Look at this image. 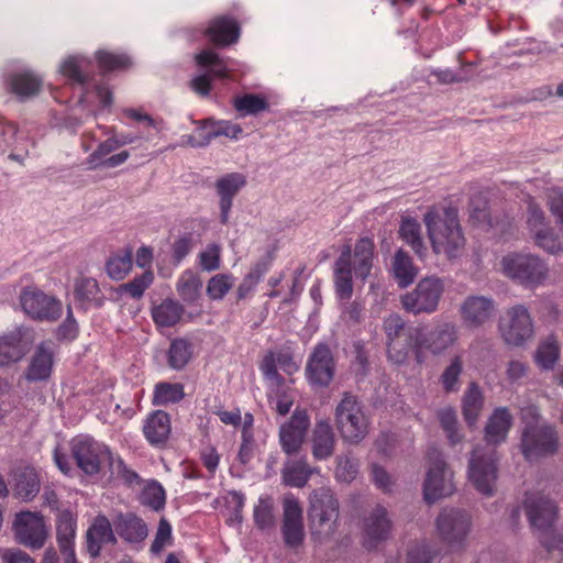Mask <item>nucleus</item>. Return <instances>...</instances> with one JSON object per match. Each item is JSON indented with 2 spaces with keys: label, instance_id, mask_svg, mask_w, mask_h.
Here are the masks:
<instances>
[{
  "label": "nucleus",
  "instance_id": "obj_58",
  "mask_svg": "<svg viewBox=\"0 0 563 563\" xmlns=\"http://www.w3.org/2000/svg\"><path fill=\"white\" fill-rule=\"evenodd\" d=\"M536 242L540 247L552 254L563 251V240L558 238L552 230L548 228L536 231Z\"/></svg>",
  "mask_w": 563,
  "mask_h": 563
},
{
  "label": "nucleus",
  "instance_id": "obj_13",
  "mask_svg": "<svg viewBox=\"0 0 563 563\" xmlns=\"http://www.w3.org/2000/svg\"><path fill=\"white\" fill-rule=\"evenodd\" d=\"M520 446L523 456L528 461L552 455L558 450L556 432L548 423L523 427Z\"/></svg>",
  "mask_w": 563,
  "mask_h": 563
},
{
  "label": "nucleus",
  "instance_id": "obj_46",
  "mask_svg": "<svg viewBox=\"0 0 563 563\" xmlns=\"http://www.w3.org/2000/svg\"><path fill=\"white\" fill-rule=\"evenodd\" d=\"M233 107L241 117L256 115L268 109V102L260 95L246 93L242 97H235Z\"/></svg>",
  "mask_w": 563,
  "mask_h": 563
},
{
  "label": "nucleus",
  "instance_id": "obj_12",
  "mask_svg": "<svg viewBox=\"0 0 563 563\" xmlns=\"http://www.w3.org/2000/svg\"><path fill=\"white\" fill-rule=\"evenodd\" d=\"M383 329L387 338V356L397 365L405 364L410 352L413 351L415 341L409 340L412 331L418 328H407L404 319L396 313L384 319Z\"/></svg>",
  "mask_w": 563,
  "mask_h": 563
},
{
  "label": "nucleus",
  "instance_id": "obj_1",
  "mask_svg": "<svg viewBox=\"0 0 563 563\" xmlns=\"http://www.w3.org/2000/svg\"><path fill=\"white\" fill-rule=\"evenodd\" d=\"M428 238L435 255L449 261L461 257L466 245V238L460 224L457 210L454 208H431L423 216Z\"/></svg>",
  "mask_w": 563,
  "mask_h": 563
},
{
  "label": "nucleus",
  "instance_id": "obj_9",
  "mask_svg": "<svg viewBox=\"0 0 563 563\" xmlns=\"http://www.w3.org/2000/svg\"><path fill=\"white\" fill-rule=\"evenodd\" d=\"M498 329L505 343L512 346H521L534 335L533 319L522 303L506 309L499 319Z\"/></svg>",
  "mask_w": 563,
  "mask_h": 563
},
{
  "label": "nucleus",
  "instance_id": "obj_38",
  "mask_svg": "<svg viewBox=\"0 0 563 563\" xmlns=\"http://www.w3.org/2000/svg\"><path fill=\"white\" fill-rule=\"evenodd\" d=\"M91 62L84 56H69L60 65V73L78 85H86L90 80Z\"/></svg>",
  "mask_w": 563,
  "mask_h": 563
},
{
  "label": "nucleus",
  "instance_id": "obj_39",
  "mask_svg": "<svg viewBox=\"0 0 563 563\" xmlns=\"http://www.w3.org/2000/svg\"><path fill=\"white\" fill-rule=\"evenodd\" d=\"M393 273L398 285L402 288L412 284L418 274L411 257L404 250H398L394 255Z\"/></svg>",
  "mask_w": 563,
  "mask_h": 563
},
{
  "label": "nucleus",
  "instance_id": "obj_50",
  "mask_svg": "<svg viewBox=\"0 0 563 563\" xmlns=\"http://www.w3.org/2000/svg\"><path fill=\"white\" fill-rule=\"evenodd\" d=\"M234 277L231 274H217L207 285V295L212 300H221L233 287Z\"/></svg>",
  "mask_w": 563,
  "mask_h": 563
},
{
  "label": "nucleus",
  "instance_id": "obj_52",
  "mask_svg": "<svg viewBox=\"0 0 563 563\" xmlns=\"http://www.w3.org/2000/svg\"><path fill=\"white\" fill-rule=\"evenodd\" d=\"M96 59L98 66L104 71L124 69L130 66V58L123 54L98 51Z\"/></svg>",
  "mask_w": 563,
  "mask_h": 563
},
{
  "label": "nucleus",
  "instance_id": "obj_8",
  "mask_svg": "<svg viewBox=\"0 0 563 563\" xmlns=\"http://www.w3.org/2000/svg\"><path fill=\"white\" fill-rule=\"evenodd\" d=\"M445 287L441 278L428 276L419 280L416 287L401 296L402 308L413 314L437 311Z\"/></svg>",
  "mask_w": 563,
  "mask_h": 563
},
{
  "label": "nucleus",
  "instance_id": "obj_4",
  "mask_svg": "<svg viewBox=\"0 0 563 563\" xmlns=\"http://www.w3.org/2000/svg\"><path fill=\"white\" fill-rule=\"evenodd\" d=\"M471 528L470 515L461 509L444 508L435 519L438 537L452 552L462 551L466 548Z\"/></svg>",
  "mask_w": 563,
  "mask_h": 563
},
{
  "label": "nucleus",
  "instance_id": "obj_56",
  "mask_svg": "<svg viewBox=\"0 0 563 563\" xmlns=\"http://www.w3.org/2000/svg\"><path fill=\"white\" fill-rule=\"evenodd\" d=\"M206 123L212 124L210 130H208L211 141L218 136H227L232 140H238L243 132L239 124L231 123L230 121L213 122L212 120H207Z\"/></svg>",
  "mask_w": 563,
  "mask_h": 563
},
{
  "label": "nucleus",
  "instance_id": "obj_49",
  "mask_svg": "<svg viewBox=\"0 0 563 563\" xmlns=\"http://www.w3.org/2000/svg\"><path fill=\"white\" fill-rule=\"evenodd\" d=\"M15 494L25 500L32 499L40 490V479L34 470H25L16 477Z\"/></svg>",
  "mask_w": 563,
  "mask_h": 563
},
{
  "label": "nucleus",
  "instance_id": "obj_44",
  "mask_svg": "<svg viewBox=\"0 0 563 563\" xmlns=\"http://www.w3.org/2000/svg\"><path fill=\"white\" fill-rule=\"evenodd\" d=\"M464 362L462 356L451 358L440 375L439 382L445 393H457L461 387L460 377L463 373Z\"/></svg>",
  "mask_w": 563,
  "mask_h": 563
},
{
  "label": "nucleus",
  "instance_id": "obj_18",
  "mask_svg": "<svg viewBox=\"0 0 563 563\" xmlns=\"http://www.w3.org/2000/svg\"><path fill=\"white\" fill-rule=\"evenodd\" d=\"M335 373V361L332 351L325 343L317 344L306 365L305 375L312 386L328 387Z\"/></svg>",
  "mask_w": 563,
  "mask_h": 563
},
{
  "label": "nucleus",
  "instance_id": "obj_3",
  "mask_svg": "<svg viewBox=\"0 0 563 563\" xmlns=\"http://www.w3.org/2000/svg\"><path fill=\"white\" fill-rule=\"evenodd\" d=\"M335 424L343 441L357 444L368 433L369 421L356 396L344 393L335 408Z\"/></svg>",
  "mask_w": 563,
  "mask_h": 563
},
{
  "label": "nucleus",
  "instance_id": "obj_29",
  "mask_svg": "<svg viewBox=\"0 0 563 563\" xmlns=\"http://www.w3.org/2000/svg\"><path fill=\"white\" fill-rule=\"evenodd\" d=\"M334 285L340 299L349 300L353 294L351 245L343 246L341 255L334 264Z\"/></svg>",
  "mask_w": 563,
  "mask_h": 563
},
{
  "label": "nucleus",
  "instance_id": "obj_47",
  "mask_svg": "<svg viewBox=\"0 0 563 563\" xmlns=\"http://www.w3.org/2000/svg\"><path fill=\"white\" fill-rule=\"evenodd\" d=\"M192 356L191 343L185 339H175L168 350V365L174 369L184 368Z\"/></svg>",
  "mask_w": 563,
  "mask_h": 563
},
{
  "label": "nucleus",
  "instance_id": "obj_20",
  "mask_svg": "<svg viewBox=\"0 0 563 563\" xmlns=\"http://www.w3.org/2000/svg\"><path fill=\"white\" fill-rule=\"evenodd\" d=\"M282 533L289 548H298L305 539L302 507L292 494L285 495L283 499Z\"/></svg>",
  "mask_w": 563,
  "mask_h": 563
},
{
  "label": "nucleus",
  "instance_id": "obj_53",
  "mask_svg": "<svg viewBox=\"0 0 563 563\" xmlns=\"http://www.w3.org/2000/svg\"><path fill=\"white\" fill-rule=\"evenodd\" d=\"M153 280V273L146 271L141 276L134 277L131 282L120 285L119 291L129 294L132 298H141Z\"/></svg>",
  "mask_w": 563,
  "mask_h": 563
},
{
  "label": "nucleus",
  "instance_id": "obj_61",
  "mask_svg": "<svg viewBox=\"0 0 563 563\" xmlns=\"http://www.w3.org/2000/svg\"><path fill=\"white\" fill-rule=\"evenodd\" d=\"M119 148L118 142L113 137H109L104 142L100 143L95 152H92L87 162L90 169L100 167L101 161L106 158L108 154Z\"/></svg>",
  "mask_w": 563,
  "mask_h": 563
},
{
  "label": "nucleus",
  "instance_id": "obj_16",
  "mask_svg": "<svg viewBox=\"0 0 563 563\" xmlns=\"http://www.w3.org/2000/svg\"><path fill=\"white\" fill-rule=\"evenodd\" d=\"M35 342L34 330L19 325L0 334V366L9 367L22 361Z\"/></svg>",
  "mask_w": 563,
  "mask_h": 563
},
{
  "label": "nucleus",
  "instance_id": "obj_22",
  "mask_svg": "<svg viewBox=\"0 0 563 563\" xmlns=\"http://www.w3.org/2000/svg\"><path fill=\"white\" fill-rule=\"evenodd\" d=\"M393 523L388 511L382 505H376L363 522V545L367 550L375 549L386 541L391 533Z\"/></svg>",
  "mask_w": 563,
  "mask_h": 563
},
{
  "label": "nucleus",
  "instance_id": "obj_24",
  "mask_svg": "<svg viewBox=\"0 0 563 563\" xmlns=\"http://www.w3.org/2000/svg\"><path fill=\"white\" fill-rule=\"evenodd\" d=\"M246 185V178L241 173H229L218 178L214 188L220 198V221L225 224L229 221L233 198Z\"/></svg>",
  "mask_w": 563,
  "mask_h": 563
},
{
  "label": "nucleus",
  "instance_id": "obj_48",
  "mask_svg": "<svg viewBox=\"0 0 563 563\" xmlns=\"http://www.w3.org/2000/svg\"><path fill=\"white\" fill-rule=\"evenodd\" d=\"M107 273L114 280H122L132 268V252L125 250L112 255L106 264Z\"/></svg>",
  "mask_w": 563,
  "mask_h": 563
},
{
  "label": "nucleus",
  "instance_id": "obj_54",
  "mask_svg": "<svg viewBox=\"0 0 563 563\" xmlns=\"http://www.w3.org/2000/svg\"><path fill=\"white\" fill-rule=\"evenodd\" d=\"M441 427L446 433V437L451 444L461 442L462 435L457 430V419L455 411L451 408L442 409L438 413Z\"/></svg>",
  "mask_w": 563,
  "mask_h": 563
},
{
  "label": "nucleus",
  "instance_id": "obj_14",
  "mask_svg": "<svg viewBox=\"0 0 563 563\" xmlns=\"http://www.w3.org/2000/svg\"><path fill=\"white\" fill-rule=\"evenodd\" d=\"M19 300L24 313L33 320L53 322L62 316V302L35 286L22 288Z\"/></svg>",
  "mask_w": 563,
  "mask_h": 563
},
{
  "label": "nucleus",
  "instance_id": "obj_23",
  "mask_svg": "<svg viewBox=\"0 0 563 563\" xmlns=\"http://www.w3.org/2000/svg\"><path fill=\"white\" fill-rule=\"evenodd\" d=\"M56 347L52 341H43L31 356L25 369V378L29 382L46 380L51 377L55 363Z\"/></svg>",
  "mask_w": 563,
  "mask_h": 563
},
{
  "label": "nucleus",
  "instance_id": "obj_35",
  "mask_svg": "<svg viewBox=\"0 0 563 563\" xmlns=\"http://www.w3.org/2000/svg\"><path fill=\"white\" fill-rule=\"evenodd\" d=\"M314 472L306 459L288 461L282 470V478L285 485L301 488Z\"/></svg>",
  "mask_w": 563,
  "mask_h": 563
},
{
  "label": "nucleus",
  "instance_id": "obj_37",
  "mask_svg": "<svg viewBox=\"0 0 563 563\" xmlns=\"http://www.w3.org/2000/svg\"><path fill=\"white\" fill-rule=\"evenodd\" d=\"M484 406V396L477 383L472 382L462 399V412L468 426H474Z\"/></svg>",
  "mask_w": 563,
  "mask_h": 563
},
{
  "label": "nucleus",
  "instance_id": "obj_31",
  "mask_svg": "<svg viewBox=\"0 0 563 563\" xmlns=\"http://www.w3.org/2000/svg\"><path fill=\"white\" fill-rule=\"evenodd\" d=\"M512 426V416L506 407L494 410L485 427V440L488 444H500L507 438Z\"/></svg>",
  "mask_w": 563,
  "mask_h": 563
},
{
  "label": "nucleus",
  "instance_id": "obj_21",
  "mask_svg": "<svg viewBox=\"0 0 563 563\" xmlns=\"http://www.w3.org/2000/svg\"><path fill=\"white\" fill-rule=\"evenodd\" d=\"M497 306L490 296L470 295L461 303L459 312L464 325L477 329L496 313Z\"/></svg>",
  "mask_w": 563,
  "mask_h": 563
},
{
  "label": "nucleus",
  "instance_id": "obj_6",
  "mask_svg": "<svg viewBox=\"0 0 563 563\" xmlns=\"http://www.w3.org/2000/svg\"><path fill=\"white\" fill-rule=\"evenodd\" d=\"M500 271L505 276L526 286L540 285L548 275L543 261L531 254L510 253L503 256Z\"/></svg>",
  "mask_w": 563,
  "mask_h": 563
},
{
  "label": "nucleus",
  "instance_id": "obj_25",
  "mask_svg": "<svg viewBox=\"0 0 563 563\" xmlns=\"http://www.w3.org/2000/svg\"><path fill=\"white\" fill-rule=\"evenodd\" d=\"M76 517L69 510L59 511L56 518V538L65 563H77L75 554Z\"/></svg>",
  "mask_w": 563,
  "mask_h": 563
},
{
  "label": "nucleus",
  "instance_id": "obj_32",
  "mask_svg": "<svg viewBox=\"0 0 563 563\" xmlns=\"http://www.w3.org/2000/svg\"><path fill=\"white\" fill-rule=\"evenodd\" d=\"M205 33L216 45L227 46L238 41L240 29L235 20L221 16L214 19Z\"/></svg>",
  "mask_w": 563,
  "mask_h": 563
},
{
  "label": "nucleus",
  "instance_id": "obj_7",
  "mask_svg": "<svg viewBox=\"0 0 563 563\" xmlns=\"http://www.w3.org/2000/svg\"><path fill=\"white\" fill-rule=\"evenodd\" d=\"M497 474L495 450L488 448L474 449L467 470L468 479L474 488L485 496H493L496 489Z\"/></svg>",
  "mask_w": 563,
  "mask_h": 563
},
{
  "label": "nucleus",
  "instance_id": "obj_63",
  "mask_svg": "<svg viewBox=\"0 0 563 563\" xmlns=\"http://www.w3.org/2000/svg\"><path fill=\"white\" fill-rule=\"evenodd\" d=\"M437 552L427 543H419L408 552L407 563H431Z\"/></svg>",
  "mask_w": 563,
  "mask_h": 563
},
{
  "label": "nucleus",
  "instance_id": "obj_40",
  "mask_svg": "<svg viewBox=\"0 0 563 563\" xmlns=\"http://www.w3.org/2000/svg\"><path fill=\"white\" fill-rule=\"evenodd\" d=\"M399 234L420 258L427 254V247L421 235V225L416 219H404L399 228Z\"/></svg>",
  "mask_w": 563,
  "mask_h": 563
},
{
  "label": "nucleus",
  "instance_id": "obj_30",
  "mask_svg": "<svg viewBox=\"0 0 563 563\" xmlns=\"http://www.w3.org/2000/svg\"><path fill=\"white\" fill-rule=\"evenodd\" d=\"M172 431L170 417L163 410H155L145 420L143 433L150 444L161 446L166 443Z\"/></svg>",
  "mask_w": 563,
  "mask_h": 563
},
{
  "label": "nucleus",
  "instance_id": "obj_43",
  "mask_svg": "<svg viewBox=\"0 0 563 563\" xmlns=\"http://www.w3.org/2000/svg\"><path fill=\"white\" fill-rule=\"evenodd\" d=\"M185 397L184 386L179 383L162 382L155 385L153 405L167 406L177 404Z\"/></svg>",
  "mask_w": 563,
  "mask_h": 563
},
{
  "label": "nucleus",
  "instance_id": "obj_17",
  "mask_svg": "<svg viewBox=\"0 0 563 563\" xmlns=\"http://www.w3.org/2000/svg\"><path fill=\"white\" fill-rule=\"evenodd\" d=\"M13 531L20 544L33 550L43 548L48 537L43 517L31 511H22L15 516Z\"/></svg>",
  "mask_w": 563,
  "mask_h": 563
},
{
  "label": "nucleus",
  "instance_id": "obj_28",
  "mask_svg": "<svg viewBox=\"0 0 563 563\" xmlns=\"http://www.w3.org/2000/svg\"><path fill=\"white\" fill-rule=\"evenodd\" d=\"M335 435L327 420L317 421L311 434V452L316 460H328L334 453Z\"/></svg>",
  "mask_w": 563,
  "mask_h": 563
},
{
  "label": "nucleus",
  "instance_id": "obj_51",
  "mask_svg": "<svg viewBox=\"0 0 563 563\" xmlns=\"http://www.w3.org/2000/svg\"><path fill=\"white\" fill-rule=\"evenodd\" d=\"M196 63L201 67L211 66V74L214 77L227 78L228 67L217 53L210 49H203L195 56Z\"/></svg>",
  "mask_w": 563,
  "mask_h": 563
},
{
  "label": "nucleus",
  "instance_id": "obj_57",
  "mask_svg": "<svg viewBox=\"0 0 563 563\" xmlns=\"http://www.w3.org/2000/svg\"><path fill=\"white\" fill-rule=\"evenodd\" d=\"M245 497L242 493L232 490L229 492L224 498L225 509L230 512V523L242 522V510L244 507Z\"/></svg>",
  "mask_w": 563,
  "mask_h": 563
},
{
  "label": "nucleus",
  "instance_id": "obj_55",
  "mask_svg": "<svg viewBox=\"0 0 563 563\" xmlns=\"http://www.w3.org/2000/svg\"><path fill=\"white\" fill-rule=\"evenodd\" d=\"M358 473V463L349 455L336 457L335 477L340 482L351 483Z\"/></svg>",
  "mask_w": 563,
  "mask_h": 563
},
{
  "label": "nucleus",
  "instance_id": "obj_26",
  "mask_svg": "<svg viewBox=\"0 0 563 563\" xmlns=\"http://www.w3.org/2000/svg\"><path fill=\"white\" fill-rule=\"evenodd\" d=\"M86 541L87 551L91 558L99 556L102 544L117 543V537L113 532L112 525L106 516L99 515L95 518L92 525L87 530Z\"/></svg>",
  "mask_w": 563,
  "mask_h": 563
},
{
  "label": "nucleus",
  "instance_id": "obj_42",
  "mask_svg": "<svg viewBox=\"0 0 563 563\" xmlns=\"http://www.w3.org/2000/svg\"><path fill=\"white\" fill-rule=\"evenodd\" d=\"M201 287V279L190 269L183 272L176 285L178 295L188 303L195 302L200 297Z\"/></svg>",
  "mask_w": 563,
  "mask_h": 563
},
{
  "label": "nucleus",
  "instance_id": "obj_36",
  "mask_svg": "<svg viewBox=\"0 0 563 563\" xmlns=\"http://www.w3.org/2000/svg\"><path fill=\"white\" fill-rule=\"evenodd\" d=\"M184 312L181 303L167 298L152 308V318L157 327L169 328L179 322Z\"/></svg>",
  "mask_w": 563,
  "mask_h": 563
},
{
  "label": "nucleus",
  "instance_id": "obj_11",
  "mask_svg": "<svg viewBox=\"0 0 563 563\" xmlns=\"http://www.w3.org/2000/svg\"><path fill=\"white\" fill-rule=\"evenodd\" d=\"M409 340L415 341L413 353L418 363L423 362V351H429L433 355H441L457 340V329L451 322H444L437 325L430 332L424 333L422 329L412 331Z\"/></svg>",
  "mask_w": 563,
  "mask_h": 563
},
{
  "label": "nucleus",
  "instance_id": "obj_10",
  "mask_svg": "<svg viewBox=\"0 0 563 563\" xmlns=\"http://www.w3.org/2000/svg\"><path fill=\"white\" fill-rule=\"evenodd\" d=\"M71 457L86 475H96L111 460L109 448L89 435H77L69 442Z\"/></svg>",
  "mask_w": 563,
  "mask_h": 563
},
{
  "label": "nucleus",
  "instance_id": "obj_34",
  "mask_svg": "<svg viewBox=\"0 0 563 563\" xmlns=\"http://www.w3.org/2000/svg\"><path fill=\"white\" fill-rule=\"evenodd\" d=\"M374 242L369 238L360 239L353 251V263L351 266L355 276L361 279H366L371 274L374 260Z\"/></svg>",
  "mask_w": 563,
  "mask_h": 563
},
{
  "label": "nucleus",
  "instance_id": "obj_2",
  "mask_svg": "<svg viewBox=\"0 0 563 563\" xmlns=\"http://www.w3.org/2000/svg\"><path fill=\"white\" fill-rule=\"evenodd\" d=\"M309 518L311 534L322 541L331 538L338 527L339 501L329 487H319L310 495Z\"/></svg>",
  "mask_w": 563,
  "mask_h": 563
},
{
  "label": "nucleus",
  "instance_id": "obj_15",
  "mask_svg": "<svg viewBox=\"0 0 563 563\" xmlns=\"http://www.w3.org/2000/svg\"><path fill=\"white\" fill-rule=\"evenodd\" d=\"M523 507L531 527L539 532L540 541L551 540L550 533L558 519V506L541 493L526 496Z\"/></svg>",
  "mask_w": 563,
  "mask_h": 563
},
{
  "label": "nucleus",
  "instance_id": "obj_33",
  "mask_svg": "<svg viewBox=\"0 0 563 563\" xmlns=\"http://www.w3.org/2000/svg\"><path fill=\"white\" fill-rule=\"evenodd\" d=\"M74 296L84 307L100 308L104 303V296L99 284L92 277H77L74 283Z\"/></svg>",
  "mask_w": 563,
  "mask_h": 563
},
{
  "label": "nucleus",
  "instance_id": "obj_45",
  "mask_svg": "<svg viewBox=\"0 0 563 563\" xmlns=\"http://www.w3.org/2000/svg\"><path fill=\"white\" fill-rule=\"evenodd\" d=\"M560 356V346L553 335L542 341L534 355L536 363L543 369H552Z\"/></svg>",
  "mask_w": 563,
  "mask_h": 563
},
{
  "label": "nucleus",
  "instance_id": "obj_27",
  "mask_svg": "<svg viewBox=\"0 0 563 563\" xmlns=\"http://www.w3.org/2000/svg\"><path fill=\"white\" fill-rule=\"evenodd\" d=\"M117 534L128 543H140L147 537V526L133 512H119L113 519Z\"/></svg>",
  "mask_w": 563,
  "mask_h": 563
},
{
  "label": "nucleus",
  "instance_id": "obj_5",
  "mask_svg": "<svg viewBox=\"0 0 563 563\" xmlns=\"http://www.w3.org/2000/svg\"><path fill=\"white\" fill-rule=\"evenodd\" d=\"M453 477V472L442 454L438 450L431 449L428 452V466L423 483L426 501L432 504L451 496L455 492Z\"/></svg>",
  "mask_w": 563,
  "mask_h": 563
},
{
  "label": "nucleus",
  "instance_id": "obj_19",
  "mask_svg": "<svg viewBox=\"0 0 563 563\" xmlns=\"http://www.w3.org/2000/svg\"><path fill=\"white\" fill-rule=\"evenodd\" d=\"M309 426L310 419L303 409H296L290 419L280 426L278 432L279 444L285 454L291 456L299 453Z\"/></svg>",
  "mask_w": 563,
  "mask_h": 563
},
{
  "label": "nucleus",
  "instance_id": "obj_62",
  "mask_svg": "<svg viewBox=\"0 0 563 563\" xmlns=\"http://www.w3.org/2000/svg\"><path fill=\"white\" fill-rule=\"evenodd\" d=\"M170 539H172V526L165 518H162L158 523L155 539L151 545V551L154 554L161 553L162 550L170 542Z\"/></svg>",
  "mask_w": 563,
  "mask_h": 563
},
{
  "label": "nucleus",
  "instance_id": "obj_59",
  "mask_svg": "<svg viewBox=\"0 0 563 563\" xmlns=\"http://www.w3.org/2000/svg\"><path fill=\"white\" fill-rule=\"evenodd\" d=\"M221 249L218 244L211 243L199 253V265L206 272L217 271L221 264Z\"/></svg>",
  "mask_w": 563,
  "mask_h": 563
},
{
  "label": "nucleus",
  "instance_id": "obj_60",
  "mask_svg": "<svg viewBox=\"0 0 563 563\" xmlns=\"http://www.w3.org/2000/svg\"><path fill=\"white\" fill-rule=\"evenodd\" d=\"M254 520L260 529H267L274 525L273 505L269 499L258 500L254 508Z\"/></svg>",
  "mask_w": 563,
  "mask_h": 563
},
{
  "label": "nucleus",
  "instance_id": "obj_41",
  "mask_svg": "<svg viewBox=\"0 0 563 563\" xmlns=\"http://www.w3.org/2000/svg\"><path fill=\"white\" fill-rule=\"evenodd\" d=\"M11 89L20 97H32L38 93L42 79L31 71L15 74L10 80Z\"/></svg>",
  "mask_w": 563,
  "mask_h": 563
},
{
  "label": "nucleus",
  "instance_id": "obj_64",
  "mask_svg": "<svg viewBox=\"0 0 563 563\" xmlns=\"http://www.w3.org/2000/svg\"><path fill=\"white\" fill-rule=\"evenodd\" d=\"M371 478L375 486L385 493H389L393 489L394 481L389 473L378 464H372L371 466Z\"/></svg>",
  "mask_w": 563,
  "mask_h": 563
}]
</instances>
